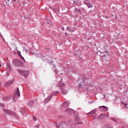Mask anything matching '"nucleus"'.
<instances>
[{
    "label": "nucleus",
    "mask_w": 128,
    "mask_h": 128,
    "mask_svg": "<svg viewBox=\"0 0 128 128\" xmlns=\"http://www.w3.org/2000/svg\"><path fill=\"white\" fill-rule=\"evenodd\" d=\"M34 104V100H32L28 103V106H32Z\"/></svg>",
    "instance_id": "13"
},
{
    "label": "nucleus",
    "mask_w": 128,
    "mask_h": 128,
    "mask_svg": "<svg viewBox=\"0 0 128 128\" xmlns=\"http://www.w3.org/2000/svg\"><path fill=\"white\" fill-rule=\"evenodd\" d=\"M46 24H52V21H50V20L49 19H48L46 20Z\"/></svg>",
    "instance_id": "15"
},
{
    "label": "nucleus",
    "mask_w": 128,
    "mask_h": 128,
    "mask_svg": "<svg viewBox=\"0 0 128 128\" xmlns=\"http://www.w3.org/2000/svg\"><path fill=\"white\" fill-rule=\"evenodd\" d=\"M124 108H126V106H128V104H124Z\"/></svg>",
    "instance_id": "24"
},
{
    "label": "nucleus",
    "mask_w": 128,
    "mask_h": 128,
    "mask_svg": "<svg viewBox=\"0 0 128 128\" xmlns=\"http://www.w3.org/2000/svg\"><path fill=\"white\" fill-rule=\"evenodd\" d=\"M104 114H100L98 118V120H104Z\"/></svg>",
    "instance_id": "12"
},
{
    "label": "nucleus",
    "mask_w": 128,
    "mask_h": 128,
    "mask_svg": "<svg viewBox=\"0 0 128 128\" xmlns=\"http://www.w3.org/2000/svg\"><path fill=\"white\" fill-rule=\"evenodd\" d=\"M8 2H10V0H8Z\"/></svg>",
    "instance_id": "35"
},
{
    "label": "nucleus",
    "mask_w": 128,
    "mask_h": 128,
    "mask_svg": "<svg viewBox=\"0 0 128 128\" xmlns=\"http://www.w3.org/2000/svg\"><path fill=\"white\" fill-rule=\"evenodd\" d=\"M68 104H70V103L68 102H65L63 104V105L64 106H68Z\"/></svg>",
    "instance_id": "14"
},
{
    "label": "nucleus",
    "mask_w": 128,
    "mask_h": 128,
    "mask_svg": "<svg viewBox=\"0 0 128 128\" xmlns=\"http://www.w3.org/2000/svg\"><path fill=\"white\" fill-rule=\"evenodd\" d=\"M68 30H70V28H68Z\"/></svg>",
    "instance_id": "31"
},
{
    "label": "nucleus",
    "mask_w": 128,
    "mask_h": 128,
    "mask_svg": "<svg viewBox=\"0 0 128 128\" xmlns=\"http://www.w3.org/2000/svg\"><path fill=\"white\" fill-rule=\"evenodd\" d=\"M59 86L60 88H64V84L62 83L61 84H59Z\"/></svg>",
    "instance_id": "20"
},
{
    "label": "nucleus",
    "mask_w": 128,
    "mask_h": 128,
    "mask_svg": "<svg viewBox=\"0 0 128 128\" xmlns=\"http://www.w3.org/2000/svg\"><path fill=\"white\" fill-rule=\"evenodd\" d=\"M104 98H106V95H104Z\"/></svg>",
    "instance_id": "32"
},
{
    "label": "nucleus",
    "mask_w": 128,
    "mask_h": 128,
    "mask_svg": "<svg viewBox=\"0 0 128 128\" xmlns=\"http://www.w3.org/2000/svg\"><path fill=\"white\" fill-rule=\"evenodd\" d=\"M61 92L62 94H68V90H64V89H62L61 90Z\"/></svg>",
    "instance_id": "11"
},
{
    "label": "nucleus",
    "mask_w": 128,
    "mask_h": 128,
    "mask_svg": "<svg viewBox=\"0 0 128 128\" xmlns=\"http://www.w3.org/2000/svg\"><path fill=\"white\" fill-rule=\"evenodd\" d=\"M99 108H102L104 110H106V112H108V107L106 106H100Z\"/></svg>",
    "instance_id": "16"
},
{
    "label": "nucleus",
    "mask_w": 128,
    "mask_h": 128,
    "mask_svg": "<svg viewBox=\"0 0 128 128\" xmlns=\"http://www.w3.org/2000/svg\"><path fill=\"white\" fill-rule=\"evenodd\" d=\"M3 110L6 114H10V116L16 115V113L12 110H6V109H3Z\"/></svg>",
    "instance_id": "5"
},
{
    "label": "nucleus",
    "mask_w": 128,
    "mask_h": 128,
    "mask_svg": "<svg viewBox=\"0 0 128 128\" xmlns=\"http://www.w3.org/2000/svg\"><path fill=\"white\" fill-rule=\"evenodd\" d=\"M78 124H82V122H78Z\"/></svg>",
    "instance_id": "27"
},
{
    "label": "nucleus",
    "mask_w": 128,
    "mask_h": 128,
    "mask_svg": "<svg viewBox=\"0 0 128 128\" xmlns=\"http://www.w3.org/2000/svg\"><path fill=\"white\" fill-rule=\"evenodd\" d=\"M96 112V109H94L90 112L89 113L87 114V116L88 114H94Z\"/></svg>",
    "instance_id": "9"
},
{
    "label": "nucleus",
    "mask_w": 128,
    "mask_h": 128,
    "mask_svg": "<svg viewBox=\"0 0 128 128\" xmlns=\"http://www.w3.org/2000/svg\"><path fill=\"white\" fill-rule=\"evenodd\" d=\"M12 62L15 66H24V64L22 62L18 59H14Z\"/></svg>",
    "instance_id": "1"
},
{
    "label": "nucleus",
    "mask_w": 128,
    "mask_h": 128,
    "mask_svg": "<svg viewBox=\"0 0 128 128\" xmlns=\"http://www.w3.org/2000/svg\"><path fill=\"white\" fill-rule=\"evenodd\" d=\"M65 34H66V33H65Z\"/></svg>",
    "instance_id": "33"
},
{
    "label": "nucleus",
    "mask_w": 128,
    "mask_h": 128,
    "mask_svg": "<svg viewBox=\"0 0 128 128\" xmlns=\"http://www.w3.org/2000/svg\"><path fill=\"white\" fill-rule=\"evenodd\" d=\"M20 90L18 88L17 89L16 92L14 94V96H13V100L16 102V98H20Z\"/></svg>",
    "instance_id": "3"
},
{
    "label": "nucleus",
    "mask_w": 128,
    "mask_h": 128,
    "mask_svg": "<svg viewBox=\"0 0 128 128\" xmlns=\"http://www.w3.org/2000/svg\"><path fill=\"white\" fill-rule=\"evenodd\" d=\"M58 94V92H56L53 94V96H56Z\"/></svg>",
    "instance_id": "21"
},
{
    "label": "nucleus",
    "mask_w": 128,
    "mask_h": 128,
    "mask_svg": "<svg viewBox=\"0 0 128 128\" xmlns=\"http://www.w3.org/2000/svg\"><path fill=\"white\" fill-rule=\"evenodd\" d=\"M12 98V96H4L2 98L4 102H8V100H10Z\"/></svg>",
    "instance_id": "7"
},
{
    "label": "nucleus",
    "mask_w": 128,
    "mask_h": 128,
    "mask_svg": "<svg viewBox=\"0 0 128 128\" xmlns=\"http://www.w3.org/2000/svg\"><path fill=\"white\" fill-rule=\"evenodd\" d=\"M35 126H36V128H40V126L38 124L36 125Z\"/></svg>",
    "instance_id": "23"
},
{
    "label": "nucleus",
    "mask_w": 128,
    "mask_h": 128,
    "mask_svg": "<svg viewBox=\"0 0 128 128\" xmlns=\"http://www.w3.org/2000/svg\"><path fill=\"white\" fill-rule=\"evenodd\" d=\"M81 86H82V84H78V87H79V88H81Z\"/></svg>",
    "instance_id": "26"
},
{
    "label": "nucleus",
    "mask_w": 128,
    "mask_h": 128,
    "mask_svg": "<svg viewBox=\"0 0 128 128\" xmlns=\"http://www.w3.org/2000/svg\"><path fill=\"white\" fill-rule=\"evenodd\" d=\"M57 128H68L66 123L64 122H62L60 123L59 126H56Z\"/></svg>",
    "instance_id": "4"
},
{
    "label": "nucleus",
    "mask_w": 128,
    "mask_h": 128,
    "mask_svg": "<svg viewBox=\"0 0 128 128\" xmlns=\"http://www.w3.org/2000/svg\"><path fill=\"white\" fill-rule=\"evenodd\" d=\"M106 128H113L112 126L110 124H108L106 125Z\"/></svg>",
    "instance_id": "19"
},
{
    "label": "nucleus",
    "mask_w": 128,
    "mask_h": 128,
    "mask_svg": "<svg viewBox=\"0 0 128 128\" xmlns=\"http://www.w3.org/2000/svg\"><path fill=\"white\" fill-rule=\"evenodd\" d=\"M110 120H112L113 122H116V120L114 118H110Z\"/></svg>",
    "instance_id": "22"
},
{
    "label": "nucleus",
    "mask_w": 128,
    "mask_h": 128,
    "mask_svg": "<svg viewBox=\"0 0 128 128\" xmlns=\"http://www.w3.org/2000/svg\"><path fill=\"white\" fill-rule=\"evenodd\" d=\"M66 112H68V114H72V112H74V110L68 108L66 110H65Z\"/></svg>",
    "instance_id": "10"
},
{
    "label": "nucleus",
    "mask_w": 128,
    "mask_h": 128,
    "mask_svg": "<svg viewBox=\"0 0 128 128\" xmlns=\"http://www.w3.org/2000/svg\"><path fill=\"white\" fill-rule=\"evenodd\" d=\"M20 54V52H19Z\"/></svg>",
    "instance_id": "34"
},
{
    "label": "nucleus",
    "mask_w": 128,
    "mask_h": 128,
    "mask_svg": "<svg viewBox=\"0 0 128 128\" xmlns=\"http://www.w3.org/2000/svg\"><path fill=\"white\" fill-rule=\"evenodd\" d=\"M75 120H76V122H80V118H78V117H77V118H75Z\"/></svg>",
    "instance_id": "18"
},
{
    "label": "nucleus",
    "mask_w": 128,
    "mask_h": 128,
    "mask_svg": "<svg viewBox=\"0 0 128 128\" xmlns=\"http://www.w3.org/2000/svg\"><path fill=\"white\" fill-rule=\"evenodd\" d=\"M20 56L22 57V58L23 60H24V62H26V60H24V57H22V55H20Z\"/></svg>",
    "instance_id": "28"
},
{
    "label": "nucleus",
    "mask_w": 128,
    "mask_h": 128,
    "mask_svg": "<svg viewBox=\"0 0 128 128\" xmlns=\"http://www.w3.org/2000/svg\"><path fill=\"white\" fill-rule=\"evenodd\" d=\"M14 2H16V0H13Z\"/></svg>",
    "instance_id": "30"
},
{
    "label": "nucleus",
    "mask_w": 128,
    "mask_h": 128,
    "mask_svg": "<svg viewBox=\"0 0 128 128\" xmlns=\"http://www.w3.org/2000/svg\"><path fill=\"white\" fill-rule=\"evenodd\" d=\"M70 32H72V31H70V30H69Z\"/></svg>",
    "instance_id": "36"
},
{
    "label": "nucleus",
    "mask_w": 128,
    "mask_h": 128,
    "mask_svg": "<svg viewBox=\"0 0 128 128\" xmlns=\"http://www.w3.org/2000/svg\"><path fill=\"white\" fill-rule=\"evenodd\" d=\"M52 95H50L48 96V98L45 99V102L46 104V102H50V100H52Z\"/></svg>",
    "instance_id": "8"
},
{
    "label": "nucleus",
    "mask_w": 128,
    "mask_h": 128,
    "mask_svg": "<svg viewBox=\"0 0 128 128\" xmlns=\"http://www.w3.org/2000/svg\"><path fill=\"white\" fill-rule=\"evenodd\" d=\"M12 84V82L10 80L8 81L4 84V88H8V86H10Z\"/></svg>",
    "instance_id": "6"
},
{
    "label": "nucleus",
    "mask_w": 128,
    "mask_h": 128,
    "mask_svg": "<svg viewBox=\"0 0 128 128\" xmlns=\"http://www.w3.org/2000/svg\"><path fill=\"white\" fill-rule=\"evenodd\" d=\"M18 74H20L24 76V78H26V76H28V74H30V72L28 71H22L20 69L18 70Z\"/></svg>",
    "instance_id": "2"
},
{
    "label": "nucleus",
    "mask_w": 128,
    "mask_h": 128,
    "mask_svg": "<svg viewBox=\"0 0 128 128\" xmlns=\"http://www.w3.org/2000/svg\"><path fill=\"white\" fill-rule=\"evenodd\" d=\"M0 106H2V104L0 103Z\"/></svg>",
    "instance_id": "29"
},
{
    "label": "nucleus",
    "mask_w": 128,
    "mask_h": 128,
    "mask_svg": "<svg viewBox=\"0 0 128 128\" xmlns=\"http://www.w3.org/2000/svg\"><path fill=\"white\" fill-rule=\"evenodd\" d=\"M34 120L35 121H36V117L34 118Z\"/></svg>",
    "instance_id": "25"
},
{
    "label": "nucleus",
    "mask_w": 128,
    "mask_h": 128,
    "mask_svg": "<svg viewBox=\"0 0 128 128\" xmlns=\"http://www.w3.org/2000/svg\"><path fill=\"white\" fill-rule=\"evenodd\" d=\"M87 6H88V8H92V4H90V3H88L87 4Z\"/></svg>",
    "instance_id": "17"
}]
</instances>
